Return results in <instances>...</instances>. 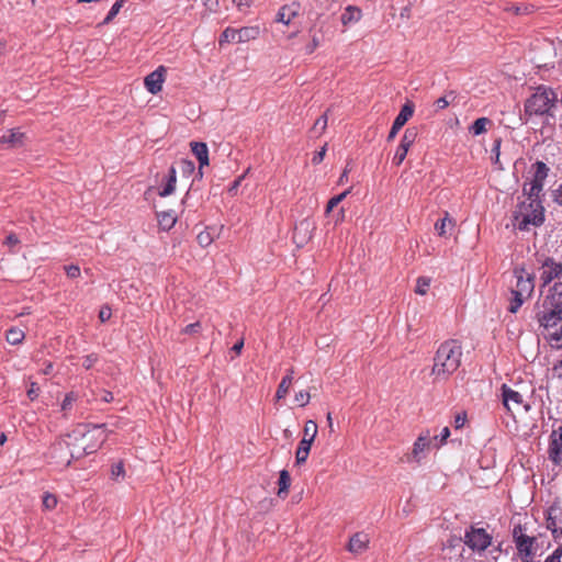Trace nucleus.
Segmentation results:
<instances>
[{"label": "nucleus", "instance_id": "c03bdc74", "mask_svg": "<svg viewBox=\"0 0 562 562\" xmlns=\"http://www.w3.org/2000/svg\"><path fill=\"white\" fill-rule=\"evenodd\" d=\"M310 393L306 392V391H300L295 394V402L297 403L299 406L301 407H304L308 404L310 402Z\"/></svg>", "mask_w": 562, "mask_h": 562}, {"label": "nucleus", "instance_id": "603ef678", "mask_svg": "<svg viewBox=\"0 0 562 562\" xmlns=\"http://www.w3.org/2000/svg\"><path fill=\"white\" fill-rule=\"evenodd\" d=\"M40 394V386L36 382H32L30 384V389L27 390V397L31 400V401H34L37 398Z\"/></svg>", "mask_w": 562, "mask_h": 562}, {"label": "nucleus", "instance_id": "473e14b6", "mask_svg": "<svg viewBox=\"0 0 562 562\" xmlns=\"http://www.w3.org/2000/svg\"><path fill=\"white\" fill-rule=\"evenodd\" d=\"M79 398L78 393L71 391L68 392L60 405L61 411L64 412V415L67 416V412L71 409L72 404Z\"/></svg>", "mask_w": 562, "mask_h": 562}, {"label": "nucleus", "instance_id": "f03ea898", "mask_svg": "<svg viewBox=\"0 0 562 562\" xmlns=\"http://www.w3.org/2000/svg\"><path fill=\"white\" fill-rule=\"evenodd\" d=\"M462 358V346L457 339H448L441 342L434 356L431 375L435 381H446L460 367Z\"/></svg>", "mask_w": 562, "mask_h": 562}, {"label": "nucleus", "instance_id": "4468645a", "mask_svg": "<svg viewBox=\"0 0 562 562\" xmlns=\"http://www.w3.org/2000/svg\"><path fill=\"white\" fill-rule=\"evenodd\" d=\"M547 528L555 541L562 539V507L559 503H553L547 510Z\"/></svg>", "mask_w": 562, "mask_h": 562}, {"label": "nucleus", "instance_id": "13d9d810", "mask_svg": "<svg viewBox=\"0 0 562 562\" xmlns=\"http://www.w3.org/2000/svg\"><path fill=\"white\" fill-rule=\"evenodd\" d=\"M552 200L554 203L562 206V183L552 191Z\"/></svg>", "mask_w": 562, "mask_h": 562}, {"label": "nucleus", "instance_id": "f704fd0d", "mask_svg": "<svg viewBox=\"0 0 562 562\" xmlns=\"http://www.w3.org/2000/svg\"><path fill=\"white\" fill-rule=\"evenodd\" d=\"M327 122H328V116H327V111L321 115L314 123L313 125V133L318 136L321 134H323V132L326 130L327 127Z\"/></svg>", "mask_w": 562, "mask_h": 562}, {"label": "nucleus", "instance_id": "a211bd4d", "mask_svg": "<svg viewBox=\"0 0 562 562\" xmlns=\"http://www.w3.org/2000/svg\"><path fill=\"white\" fill-rule=\"evenodd\" d=\"M370 538L364 532H356L349 539L347 550L353 554L364 552L369 547Z\"/></svg>", "mask_w": 562, "mask_h": 562}, {"label": "nucleus", "instance_id": "6ab92c4d", "mask_svg": "<svg viewBox=\"0 0 562 562\" xmlns=\"http://www.w3.org/2000/svg\"><path fill=\"white\" fill-rule=\"evenodd\" d=\"M300 4L292 2L281 7L277 13V21L289 25L291 21L299 15Z\"/></svg>", "mask_w": 562, "mask_h": 562}, {"label": "nucleus", "instance_id": "423d86ee", "mask_svg": "<svg viewBox=\"0 0 562 562\" xmlns=\"http://www.w3.org/2000/svg\"><path fill=\"white\" fill-rule=\"evenodd\" d=\"M513 541L517 551V557L521 562H535L538 543L537 538L528 533L526 525L517 524L512 530Z\"/></svg>", "mask_w": 562, "mask_h": 562}, {"label": "nucleus", "instance_id": "69168bd1", "mask_svg": "<svg viewBox=\"0 0 562 562\" xmlns=\"http://www.w3.org/2000/svg\"><path fill=\"white\" fill-rule=\"evenodd\" d=\"M308 226L310 224L306 221L300 222V224L295 226L294 238H296V235L301 229H307Z\"/></svg>", "mask_w": 562, "mask_h": 562}, {"label": "nucleus", "instance_id": "37998d69", "mask_svg": "<svg viewBox=\"0 0 562 562\" xmlns=\"http://www.w3.org/2000/svg\"><path fill=\"white\" fill-rule=\"evenodd\" d=\"M196 240L201 247H207L211 245L213 238L209 232L203 231L198 234Z\"/></svg>", "mask_w": 562, "mask_h": 562}, {"label": "nucleus", "instance_id": "b1692460", "mask_svg": "<svg viewBox=\"0 0 562 562\" xmlns=\"http://www.w3.org/2000/svg\"><path fill=\"white\" fill-rule=\"evenodd\" d=\"M293 374H294V370L289 369L286 371V374L282 378V380L277 389V392H276L277 400H282L286 396L289 389L293 381Z\"/></svg>", "mask_w": 562, "mask_h": 562}, {"label": "nucleus", "instance_id": "dca6fc26", "mask_svg": "<svg viewBox=\"0 0 562 562\" xmlns=\"http://www.w3.org/2000/svg\"><path fill=\"white\" fill-rule=\"evenodd\" d=\"M431 437L429 430L422 432L413 445L409 459L416 463H420V461L425 458V452L429 449Z\"/></svg>", "mask_w": 562, "mask_h": 562}, {"label": "nucleus", "instance_id": "e433bc0d", "mask_svg": "<svg viewBox=\"0 0 562 562\" xmlns=\"http://www.w3.org/2000/svg\"><path fill=\"white\" fill-rule=\"evenodd\" d=\"M125 477V469L123 461L113 463L111 467V479L119 481Z\"/></svg>", "mask_w": 562, "mask_h": 562}, {"label": "nucleus", "instance_id": "2eb2a0df", "mask_svg": "<svg viewBox=\"0 0 562 562\" xmlns=\"http://www.w3.org/2000/svg\"><path fill=\"white\" fill-rule=\"evenodd\" d=\"M166 67L159 66L157 69L148 74L144 79L145 88L151 94H157L162 89L165 81Z\"/></svg>", "mask_w": 562, "mask_h": 562}, {"label": "nucleus", "instance_id": "864d4df0", "mask_svg": "<svg viewBox=\"0 0 562 562\" xmlns=\"http://www.w3.org/2000/svg\"><path fill=\"white\" fill-rule=\"evenodd\" d=\"M4 244L8 247L13 248V247H15V246H18L20 244V240H19L18 236L14 233H10L5 237ZM11 251L15 252L13 249H11Z\"/></svg>", "mask_w": 562, "mask_h": 562}, {"label": "nucleus", "instance_id": "412c9836", "mask_svg": "<svg viewBox=\"0 0 562 562\" xmlns=\"http://www.w3.org/2000/svg\"><path fill=\"white\" fill-rule=\"evenodd\" d=\"M177 183V170L173 166H171L168 170V175L166 177V183L161 190H159L158 195L161 198H166L172 194L176 190Z\"/></svg>", "mask_w": 562, "mask_h": 562}, {"label": "nucleus", "instance_id": "f257e3e1", "mask_svg": "<svg viewBox=\"0 0 562 562\" xmlns=\"http://www.w3.org/2000/svg\"><path fill=\"white\" fill-rule=\"evenodd\" d=\"M540 335L551 347L562 349V282L554 283L536 314Z\"/></svg>", "mask_w": 562, "mask_h": 562}, {"label": "nucleus", "instance_id": "f8f14e48", "mask_svg": "<svg viewBox=\"0 0 562 562\" xmlns=\"http://www.w3.org/2000/svg\"><path fill=\"white\" fill-rule=\"evenodd\" d=\"M418 127L416 126H409L405 130L393 157L395 166H400L405 160L409 148L418 137Z\"/></svg>", "mask_w": 562, "mask_h": 562}, {"label": "nucleus", "instance_id": "e2e57ef3", "mask_svg": "<svg viewBox=\"0 0 562 562\" xmlns=\"http://www.w3.org/2000/svg\"><path fill=\"white\" fill-rule=\"evenodd\" d=\"M400 130H401L400 126L396 127L395 124H392V127H391V130L389 132V135H387V138H386L387 142L393 140L395 138V136L397 135Z\"/></svg>", "mask_w": 562, "mask_h": 562}, {"label": "nucleus", "instance_id": "774afa93", "mask_svg": "<svg viewBox=\"0 0 562 562\" xmlns=\"http://www.w3.org/2000/svg\"><path fill=\"white\" fill-rule=\"evenodd\" d=\"M233 2L241 10L250 5V0H233Z\"/></svg>", "mask_w": 562, "mask_h": 562}, {"label": "nucleus", "instance_id": "39448f33", "mask_svg": "<svg viewBox=\"0 0 562 562\" xmlns=\"http://www.w3.org/2000/svg\"><path fill=\"white\" fill-rule=\"evenodd\" d=\"M558 95L552 88L539 86L536 91L525 102V115L543 116L552 115L551 109L555 106Z\"/></svg>", "mask_w": 562, "mask_h": 562}, {"label": "nucleus", "instance_id": "72a5a7b5", "mask_svg": "<svg viewBox=\"0 0 562 562\" xmlns=\"http://www.w3.org/2000/svg\"><path fill=\"white\" fill-rule=\"evenodd\" d=\"M179 168L181 175L187 178H189L195 172V164L189 159H180Z\"/></svg>", "mask_w": 562, "mask_h": 562}, {"label": "nucleus", "instance_id": "c9c22d12", "mask_svg": "<svg viewBox=\"0 0 562 562\" xmlns=\"http://www.w3.org/2000/svg\"><path fill=\"white\" fill-rule=\"evenodd\" d=\"M125 0H116L111 9L109 10L106 16L104 18L102 24H109L120 12L121 8L123 7Z\"/></svg>", "mask_w": 562, "mask_h": 562}, {"label": "nucleus", "instance_id": "49530a36", "mask_svg": "<svg viewBox=\"0 0 562 562\" xmlns=\"http://www.w3.org/2000/svg\"><path fill=\"white\" fill-rule=\"evenodd\" d=\"M202 329V325L200 322H195V323H191L189 325H187L183 329H182V333L183 334H187V335H193V334H198L200 333Z\"/></svg>", "mask_w": 562, "mask_h": 562}, {"label": "nucleus", "instance_id": "680f3d73", "mask_svg": "<svg viewBox=\"0 0 562 562\" xmlns=\"http://www.w3.org/2000/svg\"><path fill=\"white\" fill-rule=\"evenodd\" d=\"M435 104L438 110H443L449 105V101L446 99V97H441L436 101Z\"/></svg>", "mask_w": 562, "mask_h": 562}, {"label": "nucleus", "instance_id": "aec40b11", "mask_svg": "<svg viewBox=\"0 0 562 562\" xmlns=\"http://www.w3.org/2000/svg\"><path fill=\"white\" fill-rule=\"evenodd\" d=\"M158 225L160 229L168 232L177 223V215L173 210L162 211L157 213Z\"/></svg>", "mask_w": 562, "mask_h": 562}, {"label": "nucleus", "instance_id": "a18cd8bd", "mask_svg": "<svg viewBox=\"0 0 562 562\" xmlns=\"http://www.w3.org/2000/svg\"><path fill=\"white\" fill-rule=\"evenodd\" d=\"M562 558V544L558 546L551 554H549L544 562H561Z\"/></svg>", "mask_w": 562, "mask_h": 562}, {"label": "nucleus", "instance_id": "f3484780", "mask_svg": "<svg viewBox=\"0 0 562 562\" xmlns=\"http://www.w3.org/2000/svg\"><path fill=\"white\" fill-rule=\"evenodd\" d=\"M190 145L200 165L196 178L201 179L203 177L202 168L209 166V149L206 144L202 142H192Z\"/></svg>", "mask_w": 562, "mask_h": 562}, {"label": "nucleus", "instance_id": "ddd939ff", "mask_svg": "<svg viewBox=\"0 0 562 562\" xmlns=\"http://www.w3.org/2000/svg\"><path fill=\"white\" fill-rule=\"evenodd\" d=\"M501 390L503 404L512 415H514L515 409L518 411L520 407H522L525 412L530 409V406L525 404L524 397L518 391L513 390L507 384H503Z\"/></svg>", "mask_w": 562, "mask_h": 562}, {"label": "nucleus", "instance_id": "0e129e2a", "mask_svg": "<svg viewBox=\"0 0 562 562\" xmlns=\"http://www.w3.org/2000/svg\"><path fill=\"white\" fill-rule=\"evenodd\" d=\"M244 347V340L240 339L238 340L236 344H234V346L232 347V351L235 352L236 355H239L241 349Z\"/></svg>", "mask_w": 562, "mask_h": 562}, {"label": "nucleus", "instance_id": "393cba45", "mask_svg": "<svg viewBox=\"0 0 562 562\" xmlns=\"http://www.w3.org/2000/svg\"><path fill=\"white\" fill-rule=\"evenodd\" d=\"M361 19V10L355 5H348L342 12L340 20L344 25L357 22Z\"/></svg>", "mask_w": 562, "mask_h": 562}, {"label": "nucleus", "instance_id": "c756f323", "mask_svg": "<svg viewBox=\"0 0 562 562\" xmlns=\"http://www.w3.org/2000/svg\"><path fill=\"white\" fill-rule=\"evenodd\" d=\"M278 484H279L278 495L280 497H282L283 495L285 496L289 492V487L291 484V476L286 470L280 471Z\"/></svg>", "mask_w": 562, "mask_h": 562}, {"label": "nucleus", "instance_id": "9b49d317", "mask_svg": "<svg viewBox=\"0 0 562 562\" xmlns=\"http://www.w3.org/2000/svg\"><path fill=\"white\" fill-rule=\"evenodd\" d=\"M548 457L554 465L562 467V422L558 419L552 424Z\"/></svg>", "mask_w": 562, "mask_h": 562}, {"label": "nucleus", "instance_id": "2f4dec72", "mask_svg": "<svg viewBox=\"0 0 562 562\" xmlns=\"http://www.w3.org/2000/svg\"><path fill=\"white\" fill-rule=\"evenodd\" d=\"M232 42H237V29L226 27L220 36L218 44L223 46Z\"/></svg>", "mask_w": 562, "mask_h": 562}, {"label": "nucleus", "instance_id": "09e8293b", "mask_svg": "<svg viewBox=\"0 0 562 562\" xmlns=\"http://www.w3.org/2000/svg\"><path fill=\"white\" fill-rule=\"evenodd\" d=\"M501 144H502V139L501 138H496L493 143V147H492V154H493V161L494 164H498L499 162V148H501Z\"/></svg>", "mask_w": 562, "mask_h": 562}, {"label": "nucleus", "instance_id": "7ed1b4c3", "mask_svg": "<svg viewBox=\"0 0 562 562\" xmlns=\"http://www.w3.org/2000/svg\"><path fill=\"white\" fill-rule=\"evenodd\" d=\"M513 276L516 282L509 289L510 296L507 311L516 314L522 304L532 296L536 277L532 272H528L524 266L514 267Z\"/></svg>", "mask_w": 562, "mask_h": 562}, {"label": "nucleus", "instance_id": "1a4fd4ad", "mask_svg": "<svg viewBox=\"0 0 562 562\" xmlns=\"http://www.w3.org/2000/svg\"><path fill=\"white\" fill-rule=\"evenodd\" d=\"M536 260L539 265V280L542 288L549 285L554 279L562 276V263L557 261L553 257L547 256L542 252H537Z\"/></svg>", "mask_w": 562, "mask_h": 562}, {"label": "nucleus", "instance_id": "c85d7f7f", "mask_svg": "<svg viewBox=\"0 0 562 562\" xmlns=\"http://www.w3.org/2000/svg\"><path fill=\"white\" fill-rule=\"evenodd\" d=\"M447 226L453 227L454 221L449 216L448 213L442 218H439L435 223V231L439 236H446L447 235Z\"/></svg>", "mask_w": 562, "mask_h": 562}, {"label": "nucleus", "instance_id": "bf43d9fd", "mask_svg": "<svg viewBox=\"0 0 562 562\" xmlns=\"http://www.w3.org/2000/svg\"><path fill=\"white\" fill-rule=\"evenodd\" d=\"M204 7L211 11L215 12L218 9V0H202Z\"/></svg>", "mask_w": 562, "mask_h": 562}, {"label": "nucleus", "instance_id": "6e6552de", "mask_svg": "<svg viewBox=\"0 0 562 562\" xmlns=\"http://www.w3.org/2000/svg\"><path fill=\"white\" fill-rule=\"evenodd\" d=\"M462 540L473 552L481 553L492 544L493 536L486 528L471 525L465 529Z\"/></svg>", "mask_w": 562, "mask_h": 562}, {"label": "nucleus", "instance_id": "0eeeda50", "mask_svg": "<svg viewBox=\"0 0 562 562\" xmlns=\"http://www.w3.org/2000/svg\"><path fill=\"white\" fill-rule=\"evenodd\" d=\"M105 424H88L86 425L87 430L85 432H80L82 439H86L88 436L90 438L95 439L94 443L85 445L81 447V451L70 450L71 459H79L83 456L94 453L106 440L108 435L105 432Z\"/></svg>", "mask_w": 562, "mask_h": 562}, {"label": "nucleus", "instance_id": "cd10ccee", "mask_svg": "<svg viewBox=\"0 0 562 562\" xmlns=\"http://www.w3.org/2000/svg\"><path fill=\"white\" fill-rule=\"evenodd\" d=\"M24 337V331L16 327H11L10 329L7 330L5 334L7 341L12 346L21 344Z\"/></svg>", "mask_w": 562, "mask_h": 562}, {"label": "nucleus", "instance_id": "ea45409f", "mask_svg": "<svg viewBox=\"0 0 562 562\" xmlns=\"http://www.w3.org/2000/svg\"><path fill=\"white\" fill-rule=\"evenodd\" d=\"M317 435V424L314 420H307L304 425V436L314 441Z\"/></svg>", "mask_w": 562, "mask_h": 562}, {"label": "nucleus", "instance_id": "58836bf2", "mask_svg": "<svg viewBox=\"0 0 562 562\" xmlns=\"http://www.w3.org/2000/svg\"><path fill=\"white\" fill-rule=\"evenodd\" d=\"M430 279L427 277H419L416 281L415 292L419 295H425L429 289Z\"/></svg>", "mask_w": 562, "mask_h": 562}, {"label": "nucleus", "instance_id": "338daca9", "mask_svg": "<svg viewBox=\"0 0 562 562\" xmlns=\"http://www.w3.org/2000/svg\"><path fill=\"white\" fill-rule=\"evenodd\" d=\"M111 316V310L110 308H106V310H101L100 311V314H99V317L102 322H105L106 319H109Z\"/></svg>", "mask_w": 562, "mask_h": 562}, {"label": "nucleus", "instance_id": "5701e85b", "mask_svg": "<svg viewBox=\"0 0 562 562\" xmlns=\"http://www.w3.org/2000/svg\"><path fill=\"white\" fill-rule=\"evenodd\" d=\"M312 443L313 441L311 439H307L306 437L302 438L295 452L296 464L300 465L306 462L311 451Z\"/></svg>", "mask_w": 562, "mask_h": 562}, {"label": "nucleus", "instance_id": "a19ab883", "mask_svg": "<svg viewBox=\"0 0 562 562\" xmlns=\"http://www.w3.org/2000/svg\"><path fill=\"white\" fill-rule=\"evenodd\" d=\"M322 41H323V35L321 36L316 32L313 33L311 43L305 46V53L306 54L314 53V50L321 45Z\"/></svg>", "mask_w": 562, "mask_h": 562}, {"label": "nucleus", "instance_id": "bb28decb", "mask_svg": "<svg viewBox=\"0 0 562 562\" xmlns=\"http://www.w3.org/2000/svg\"><path fill=\"white\" fill-rule=\"evenodd\" d=\"M259 34L258 27H241L237 30V43L255 40Z\"/></svg>", "mask_w": 562, "mask_h": 562}, {"label": "nucleus", "instance_id": "052dcab7", "mask_svg": "<svg viewBox=\"0 0 562 562\" xmlns=\"http://www.w3.org/2000/svg\"><path fill=\"white\" fill-rule=\"evenodd\" d=\"M443 562H462V554L461 553H454L450 557H443Z\"/></svg>", "mask_w": 562, "mask_h": 562}, {"label": "nucleus", "instance_id": "4c0bfd02", "mask_svg": "<svg viewBox=\"0 0 562 562\" xmlns=\"http://www.w3.org/2000/svg\"><path fill=\"white\" fill-rule=\"evenodd\" d=\"M349 193H350V189L329 199V201L327 202V206H326V213L331 212L333 209L336 207Z\"/></svg>", "mask_w": 562, "mask_h": 562}, {"label": "nucleus", "instance_id": "7c9ffc66", "mask_svg": "<svg viewBox=\"0 0 562 562\" xmlns=\"http://www.w3.org/2000/svg\"><path fill=\"white\" fill-rule=\"evenodd\" d=\"M491 124V120L487 117H479L476 119L472 125L469 127V131L474 136L481 135L486 132V125Z\"/></svg>", "mask_w": 562, "mask_h": 562}, {"label": "nucleus", "instance_id": "5fc2aeb1", "mask_svg": "<svg viewBox=\"0 0 562 562\" xmlns=\"http://www.w3.org/2000/svg\"><path fill=\"white\" fill-rule=\"evenodd\" d=\"M245 176H246V173H244V175H241V176L237 177V178H236V179L231 183V186H229V188H228V193H229V194H232V195L236 194V192H237V190H238V188H239V186H240L241 181L244 180Z\"/></svg>", "mask_w": 562, "mask_h": 562}, {"label": "nucleus", "instance_id": "de8ad7c7", "mask_svg": "<svg viewBox=\"0 0 562 562\" xmlns=\"http://www.w3.org/2000/svg\"><path fill=\"white\" fill-rule=\"evenodd\" d=\"M97 361H98V355H95V353L87 355L83 357L82 367L88 370V369L92 368Z\"/></svg>", "mask_w": 562, "mask_h": 562}, {"label": "nucleus", "instance_id": "79ce46f5", "mask_svg": "<svg viewBox=\"0 0 562 562\" xmlns=\"http://www.w3.org/2000/svg\"><path fill=\"white\" fill-rule=\"evenodd\" d=\"M57 505V497L54 494L45 493L43 496V507L45 509H54Z\"/></svg>", "mask_w": 562, "mask_h": 562}, {"label": "nucleus", "instance_id": "20e7f679", "mask_svg": "<svg viewBox=\"0 0 562 562\" xmlns=\"http://www.w3.org/2000/svg\"><path fill=\"white\" fill-rule=\"evenodd\" d=\"M528 201L520 202L513 213L514 225L520 232H527L530 226L539 227L544 223V206L541 196H527Z\"/></svg>", "mask_w": 562, "mask_h": 562}, {"label": "nucleus", "instance_id": "a878e982", "mask_svg": "<svg viewBox=\"0 0 562 562\" xmlns=\"http://www.w3.org/2000/svg\"><path fill=\"white\" fill-rule=\"evenodd\" d=\"M24 137V134L20 132L19 130H10L7 135H3L0 138L1 143L10 144L12 147H16L22 145V138Z\"/></svg>", "mask_w": 562, "mask_h": 562}, {"label": "nucleus", "instance_id": "4d7b16f0", "mask_svg": "<svg viewBox=\"0 0 562 562\" xmlns=\"http://www.w3.org/2000/svg\"><path fill=\"white\" fill-rule=\"evenodd\" d=\"M325 154H326V146H323L319 150H317L313 158H312V162L314 165H318L323 161L324 157H325Z\"/></svg>", "mask_w": 562, "mask_h": 562}, {"label": "nucleus", "instance_id": "6e6d98bb", "mask_svg": "<svg viewBox=\"0 0 562 562\" xmlns=\"http://www.w3.org/2000/svg\"><path fill=\"white\" fill-rule=\"evenodd\" d=\"M465 422H467V414L464 412L457 414L454 417V428L456 429L462 428L464 426Z\"/></svg>", "mask_w": 562, "mask_h": 562}, {"label": "nucleus", "instance_id": "9d476101", "mask_svg": "<svg viewBox=\"0 0 562 562\" xmlns=\"http://www.w3.org/2000/svg\"><path fill=\"white\" fill-rule=\"evenodd\" d=\"M533 175L529 183L522 187V193L527 196H543V186L549 173V167L540 160L532 165Z\"/></svg>", "mask_w": 562, "mask_h": 562}, {"label": "nucleus", "instance_id": "4be33fe9", "mask_svg": "<svg viewBox=\"0 0 562 562\" xmlns=\"http://www.w3.org/2000/svg\"><path fill=\"white\" fill-rule=\"evenodd\" d=\"M415 105L412 101H406V103L402 106L400 113L396 115V117L393 121V124L400 126L402 128L407 121L413 116L414 114Z\"/></svg>", "mask_w": 562, "mask_h": 562}, {"label": "nucleus", "instance_id": "3c124183", "mask_svg": "<svg viewBox=\"0 0 562 562\" xmlns=\"http://www.w3.org/2000/svg\"><path fill=\"white\" fill-rule=\"evenodd\" d=\"M65 269H66V274L68 278L77 279L78 277H80V268L78 266L70 265V266L65 267Z\"/></svg>", "mask_w": 562, "mask_h": 562}, {"label": "nucleus", "instance_id": "8fccbe9b", "mask_svg": "<svg viewBox=\"0 0 562 562\" xmlns=\"http://www.w3.org/2000/svg\"><path fill=\"white\" fill-rule=\"evenodd\" d=\"M449 436H450L449 427H443L441 429L439 436H435L434 437L435 440L439 439V443L437 445V447H440V446L445 445L447 439L449 438Z\"/></svg>", "mask_w": 562, "mask_h": 562}]
</instances>
